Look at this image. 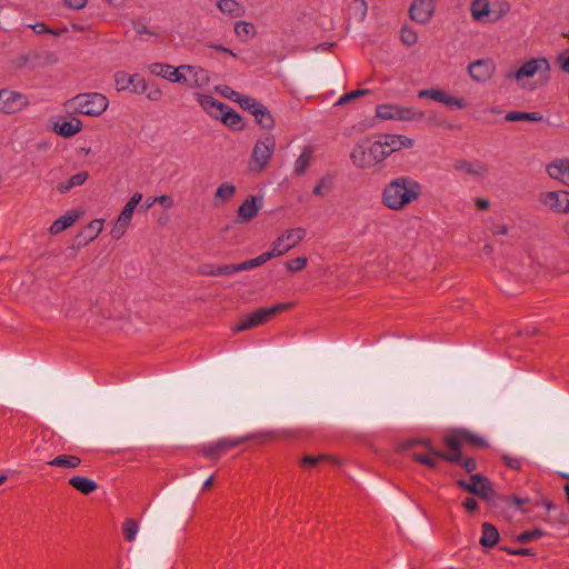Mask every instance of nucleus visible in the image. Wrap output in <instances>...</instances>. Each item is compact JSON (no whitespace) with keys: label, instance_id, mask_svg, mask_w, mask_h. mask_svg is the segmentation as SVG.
Returning <instances> with one entry per match:
<instances>
[{"label":"nucleus","instance_id":"obj_1","mask_svg":"<svg viewBox=\"0 0 569 569\" xmlns=\"http://www.w3.org/2000/svg\"><path fill=\"white\" fill-rule=\"evenodd\" d=\"M422 194V184L410 176H400L388 182L381 194V203L390 210L401 211Z\"/></svg>","mask_w":569,"mask_h":569},{"label":"nucleus","instance_id":"obj_2","mask_svg":"<svg viewBox=\"0 0 569 569\" xmlns=\"http://www.w3.org/2000/svg\"><path fill=\"white\" fill-rule=\"evenodd\" d=\"M350 158L353 164L360 169L372 168L388 158L379 139L372 140L369 137L360 139L353 147Z\"/></svg>","mask_w":569,"mask_h":569},{"label":"nucleus","instance_id":"obj_3","mask_svg":"<svg viewBox=\"0 0 569 569\" xmlns=\"http://www.w3.org/2000/svg\"><path fill=\"white\" fill-rule=\"evenodd\" d=\"M478 490L479 491L477 496L492 507H499L502 503L513 505L516 509L522 513H528L531 511L530 508L525 506L527 502H529L528 498H521L517 495H500L493 489L492 482L489 479L481 483Z\"/></svg>","mask_w":569,"mask_h":569},{"label":"nucleus","instance_id":"obj_4","mask_svg":"<svg viewBox=\"0 0 569 569\" xmlns=\"http://www.w3.org/2000/svg\"><path fill=\"white\" fill-rule=\"evenodd\" d=\"M442 442L448 450L462 451V447L465 446L477 449L489 448V443L486 439L465 428L451 430L443 437Z\"/></svg>","mask_w":569,"mask_h":569},{"label":"nucleus","instance_id":"obj_5","mask_svg":"<svg viewBox=\"0 0 569 569\" xmlns=\"http://www.w3.org/2000/svg\"><path fill=\"white\" fill-rule=\"evenodd\" d=\"M74 110L90 117L101 116L108 108L107 97L99 92L79 93L71 99Z\"/></svg>","mask_w":569,"mask_h":569},{"label":"nucleus","instance_id":"obj_6","mask_svg":"<svg viewBox=\"0 0 569 569\" xmlns=\"http://www.w3.org/2000/svg\"><path fill=\"white\" fill-rule=\"evenodd\" d=\"M291 307V303H277L270 308H258L252 312L241 317L234 327V331H246L259 327L268 322L279 312L286 311Z\"/></svg>","mask_w":569,"mask_h":569},{"label":"nucleus","instance_id":"obj_7","mask_svg":"<svg viewBox=\"0 0 569 569\" xmlns=\"http://www.w3.org/2000/svg\"><path fill=\"white\" fill-rule=\"evenodd\" d=\"M274 147L276 139L272 134H266L264 137L258 139L251 153V170L258 172L263 171L273 154Z\"/></svg>","mask_w":569,"mask_h":569},{"label":"nucleus","instance_id":"obj_8","mask_svg":"<svg viewBox=\"0 0 569 569\" xmlns=\"http://www.w3.org/2000/svg\"><path fill=\"white\" fill-rule=\"evenodd\" d=\"M29 98L18 91L0 89V112L13 114L28 108Z\"/></svg>","mask_w":569,"mask_h":569},{"label":"nucleus","instance_id":"obj_9","mask_svg":"<svg viewBox=\"0 0 569 569\" xmlns=\"http://www.w3.org/2000/svg\"><path fill=\"white\" fill-rule=\"evenodd\" d=\"M114 83L119 91L128 90L132 93H142L147 90L144 78L138 73L129 74L126 71H118L114 73Z\"/></svg>","mask_w":569,"mask_h":569},{"label":"nucleus","instance_id":"obj_10","mask_svg":"<svg viewBox=\"0 0 569 569\" xmlns=\"http://www.w3.org/2000/svg\"><path fill=\"white\" fill-rule=\"evenodd\" d=\"M418 97L431 99L451 109H463L468 104L465 99L450 96L446 91L436 88L420 90Z\"/></svg>","mask_w":569,"mask_h":569},{"label":"nucleus","instance_id":"obj_11","mask_svg":"<svg viewBox=\"0 0 569 569\" xmlns=\"http://www.w3.org/2000/svg\"><path fill=\"white\" fill-rule=\"evenodd\" d=\"M540 201L556 213H569V191H548L540 196Z\"/></svg>","mask_w":569,"mask_h":569},{"label":"nucleus","instance_id":"obj_12","mask_svg":"<svg viewBox=\"0 0 569 569\" xmlns=\"http://www.w3.org/2000/svg\"><path fill=\"white\" fill-rule=\"evenodd\" d=\"M496 64L491 58L478 59L469 63L468 72L476 82H487L491 79Z\"/></svg>","mask_w":569,"mask_h":569},{"label":"nucleus","instance_id":"obj_13","mask_svg":"<svg viewBox=\"0 0 569 569\" xmlns=\"http://www.w3.org/2000/svg\"><path fill=\"white\" fill-rule=\"evenodd\" d=\"M150 73L162 77L171 82L176 83H187L188 79L184 73H182V69L180 66L174 68L171 64L153 62L149 66Z\"/></svg>","mask_w":569,"mask_h":569},{"label":"nucleus","instance_id":"obj_14","mask_svg":"<svg viewBox=\"0 0 569 569\" xmlns=\"http://www.w3.org/2000/svg\"><path fill=\"white\" fill-rule=\"evenodd\" d=\"M433 455L450 463L459 465L467 473H472L477 470V461L472 457L462 456L461 450L432 451Z\"/></svg>","mask_w":569,"mask_h":569},{"label":"nucleus","instance_id":"obj_15","mask_svg":"<svg viewBox=\"0 0 569 569\" xmlns=\"http://www.w3.org/2000/svg\"><path fill=\"white\" fill-rule=\"evenodd\" d=\"M550 70L549 61L546 58L530 59L522 63V66L512 74L517 80L533 77L538 71H543L546 74Z\"/></svg>","mask_w":569,"mask_h":569},{"label":"nucleus","instance_id":"obj_16","mask_svg":"<svg viewBox=\"0 0 569 569\" xmlns=\"http://www.w3.org/2000/svg\"><path fill=\"white\" fill-rule=\"evenodd\" d=\"M435 11V0H413L409 14L418 23H426L430 20Z\"/></svg>","mask_w":569,"mask_h":569},{"label":"nucleus","instance_id":"obj_17","mask_svg":"<svg viewBox=\"0 0 569 569\" xmlns=\"http://www.w3.org/2000/svg\"><path fill=\"white\" fill-rule=\"evenodd\" d=\"M306 229L298 227L293 229L284 230L271 246H274L280 241V248L286 250L284 253L289 252L292 248L297 247L306 237Z\"/></svg>","mask_w":569,"mask_h":569},{"label":"nucleus","instance_id":"obj_18","mask_svg":"<svg viewBox=\"0 0 569 569\" xmlns=\"http://www.w3.org/2000/svg\"><path fill=\"white\" fill-rule=\"evenodd\" d=\"M378 139L381 141V146L388 153V157L395 151L411 148L413 144L412 139L402 134H380Z\"/></svg>","mask_w":569,"mask_h":569},{"label":"nucleus","instance_id":"obj_19","mask_svg":"<svg viewBox=\"0 0 569 569\" xmlns=\"http://www.w3.org/2000/svg\"><path fill=\"white\" fill-rule=\"evenodd\" d=\"M197 101L200 107L213 119L219 120L223 110L228 108V104L214 99L210 94L196 93Z\"/></svg>","mask_w":569,"mask_h":569},{"label":"nucleus","instance_id":"obj_20","mask_svg":"<svg viewBox=\"0 0 569 569\" xmlns=\"http://www.w3.org/2000/svg\"><path fill=\"white\" fill-rule=\"evenodd\" d=\"M180 69H182V73H188L191 77V80L187 82L191 88H204L210 82L209 72L201 67L181 64Z\"/></svg>","mask_w":569,"mask_h":569},{"label":"nucleus","instance_id":"obj_21","mask_svg":"<svg viewBox=\"0 0 569 569\" xmlns=\"http://www.w3.org/2000/svg\"><path fill=\"white\" fill-rule=\"evenodd\" d=\"M103 220L94 219L90 223H88L77 236V241L79 246H86L89 242L93 241L102 231Z\"/></svg>","mask_w":569,"mask_h":569},{"label":"nucleus","instance_id":"obj_22","mask_svg":"<svg viewBox=\"0 0 569 569\" xmlns=\"http://www.w3.org/2000/svg\"><path fill=\"white\" fill-rule=\"evenodd\" d=\"M547 172L552 179L569 186V159L553 161L547 167Z\"/></svg>","mask_w":569,"mask_h":569},{"label":"nucleus","instance_id":"obj_23","mask_svg":"<svg viewBox=\"0 0 569 569\" xmlns=\"http://www.w3.org/2000/svg\"><path fill=\"white\" fill-rule=\"evenodd\" d=\"M490 0H472L470 4L471 17L475 21L481 23H490Z\"/></svg>","mask_w":569,"mask_h":569},{"label":"nucleus","instance_id":"obj_24","mask_svg":"<svg viewBox=\"0 0 569 569\" xmlns=\"http://www.w3.org/2000/svg\"><path fill=\"white\" fill-rule=\"evenodd\" d=\"M82 129V122L78 118H73L71 120H63L62 122H57L54 124V131L61 137L69 138Z\"/></svg>","mask_w":569,"mask_h":569},{"label":"nucleus","instance_id":"obj_25","mask_svg":"<svg viewBox=\"0 0 569 569\" xmlns=\"http://www.w3.org/2000/svg\"><path fill=\"white\" fill-rule=\"evenodd\" d=\"M68 482L72 488L86 496L91 495L98 489V483L94 480L83 476H72Z\"/></svg>","mask_w":569,"mask_h":569},{"label":"nucleus","instance_id":"obj_26","mask_svg":"<svg viewBox=\"0 0 569 569\" xmlns=\"http://www.w3.org/2000/svg\"><path fill=\"white\" fill-rule=\"evenodd\" d=\"M500 535L498 529L490 522L481 525L480 545L485 548H492L499 541Z\"/></svg>","mask_w":569,"mask_h":569},{"label":"nucleus","instance_id":"obj_27","mask_svg":"<svg viewBox=\"0 0 569 569\" xmlns=\"http://www.w3.org/2000/svg\"><path fill=\"white\" fill-rule=\"evenodd\" d=\"M78 218H79V214L76 211H73V210L68 211L67 213L59 217L50 226V229H49L50 233L53 236L61 233L62 231H64L66 229L71 227L77 221Z\"/></svg>","mask_w":569,"mask_h":569},{"label":"nucleus","instance_id":"obj_28","mask_svg":"<svg viewBox=\"0 0 569 569\" xmlns=\"http://www.w3.org/2000/svg\"><path fill=\"white\" fill-rule=\"evenodd\" d=\"M198 272L206 277H227L231 276V268L230 264L202 263Z\"/></svg>","mask_w":569,"mask_h":569},{"label":"nucleus","instance_id":"obj_29","mask_svg":"<svg viewBox=\"0 0 569 569\" xmlns=\"http://www.w3.org/2000/svg\"><path fill=\"white\" fill-rule=\"evenodd\" d=\"M259 211V206L257 204L256 198L250 197L246 199L238 209V217L240 221L248 222L252 220Z\"/></svg>","mask_w":569,"mask_h":569},{"label":"nucleus","instance_id":"obj_30","mask_svg":"<svg viewBox=\"0 0 569 569\" xmlns=\"http://www.w3.org/2000/svg\"><path fill=\"white\" fill-rule=\"evenodd\" d=\"M219 120L232 130H242L244 127L241 116L230 106L223 110Z\"/></svg>","mask_w":569,"mask_h":569},{"label":"nucleus","instance_id":"obj_31","mask_svg":"<svg viewBox=\"0 0 569 569\" xmlns=\"http://www.w3.org/2000/svg\"><path fill=\"white\" fill-rule=\"evenodd\" d=\"M217 7L231 18H240L244 14V8L237 0H219Z\"/></svg>","mask_w":569,"mask_h":569},{"label":"nucleus","instance_id":"obj_32","mask_svg":"<svg viewBox=\"0 0 569 569\" xmlns=\"http://www.w3.org/2000/svg\"><path fill=\"white\" fill-rule=\"evenodd\" d=\"M81 458L74 455H59L48 461V465L66 469H74L81 465Z\"/></svg>","mask_w":569,"mask_h":569},{"label":"nucleus","instance_id":"obj_33","mask_svg":"<svg viewBox=\"0 0 569 569\" xmlns=\"http://www.w3.org/2000/svg\"><path fill=\"white\" fill-rule=\"evenodd\" d=\"M491 12L489 22L493 23L501 20L505 16H507L511 9V6L506 0H495L490 1Z\"/></svg>","mask_w":569,"mask_h":569},{"label":"nucleus","instance_id":"obj_34","mask_svg":"<svg viewBox=\"0 0 569 569\" xmlns=\"http://www.w3.org/2000/svg\"><path fill=\"white\" fill-rule=\"evenodd\" d=\"M505 120L508 122L516 121H532L540 122L543 121V116L540 112H525V111H509L505 116Z\"/></svg>","mask_w":569,"mask_h":569},{"label":"nucleus","instance_id":"obj_35","mask_svg":"<svg viewBox=\"0 0 569 569\" xmlns=\"http://www.w3.org/2000/svg\"><path fill=\"white\" fill-rule=\"evenodd\" d=\"M312 158V148L310 146H307L301 151L300 156L295 162V173L297 176H303L307 171V169L310 166Z\"/></svg>","mask_w":569,"mask_h":569},{"label":"nucleus","instance_id":"obj_36","mask_svg":"<svg viewBox=\"0 0 569 569\" xmlns=\"http://www.w3.org/2000/svg\"><path fill=\"white\" fill-rule=\"evenodd\" d=\"M286 250H282V247L280 248V241L276 243L274 246H271V250L261 253L260 256L250 259L252 261L253 268H258L262 264H264L267 261L271 260L272 258H277L284 254Z\"/></svg>","mask_w":569,"mask_h":569},{"label":"nucleus","instance_id":"obj_37","mask_svg":"<svg viewBox=\"0 0 569 569\" xmlns=\"http://www.w3.org/2000/svg\"><path fill=\"white\" fill-rule=\"evenodd\" d=\"M286 250H282V247L280 248V241L276 243L274 246H271V250L261 253L260 256L250 259L252 261L253 268H258L262 264H264L267 261L271 260L272 258H277L284 254Z\"/></svg>","mask_w":569,"mask_h":569},{"label":"nucleus","instance_id":"obj_38","mask_svg":"<svg viewBox=\"0 0 569 569\" xmlns=\"http://www.w3.org/2000/svg\"><path fill=\"white\" fill-rule=\"evenodd\" d=\"M88 177H89V174L87 171H80V172L71 176L66 182L59 183L58 190L61 193H66L73 187L82 186L87 181Z\"/></svg>","mask_w":569,"mask_h":569},{"label":"nucleus","instance_id":"obj_39","mask_svg":"<svg viewBox=\"0 0 569 569\" xmlns=\"http://www.w3.org/2000/svg\"><path fill=\"white\" fill-rule=\"evenodd\" d=\"M141 200H142V193H140L138 191L134 192L132 194V197L129 199V201L126 203V206L123 207L121 213L119 214L120 220L131 222L132 214H133L136 208L138 207V204L141 202Z\"/></svg>","mask_w":569,"mask_h":569},{"label":"nucleus","instance_id":"obj_40","mask_svg":"<svg viewBox=\"0 0 569 569\" xmlns=\"http://www.w3.org/2000/svg\"><path fill=\"white\" fill-rule=\"evenodd\" d=\"M234 32L241 41H247L256 36L257 29L253 23L240 20L234 23Z\"/></svg>","mask_w":569,"mask_h":569},{"label":"nucleus","instance_id":"obj_41","mask_svg":"<svg viewBox=\"0 0 569 569\" xmlns=\"http://www.w3.org/2000/svg\"><path fill=\"white\" fill-rule=\"evenodd\" d=\"M397 119L401 121H413V120H422L425 118V113L415 109L413 107H401L397 106L396 109Z\"/></svg>","mask_w":569,"mask_h":569},{"label":"nucleus","instance_id":"obj_42","mask_svg":"<svg viewBox=\"0 0 569 569\" xmlns=\"http://www.w3.org/2000/svg\"><path fill=\"white\" fill-rule=\"evenodd\" d=\"M432 451H438L435 448H429V450L425 453L415 452L412 453V460L415 462L425 465L433 470L438 469V462L435 458H439L438 456L433 455Z\"/></svg>","mask_w":569,"mask_h":569},{"label":"nucleus","instance_id":"obj_43","mask_svg":"<svg viewBox=\"0 0 569 569\" xmlns=\"http://www.w3.org/2000/svg\"><path fill=\"white\" fill-rule=\"evenodd\" d=\"M455 168L457 170H463L469 174L480 176L488 171L487 167L480 162H470L466 160H459L456 162Z\"/></svg>","mask_w":569,"mask_h":569},{"label":"nucleus","instance_id":"obj_44","mask_svg":"<svg viewBox=\"0 0 569 569\" xmlns=\"http://www.w3.org/2000/svg\"><path fill=\"white\" fill-rule=\"evenodd\" d=\"M232 93L236 96L233 101L238 102L243 110L249 111L252 116L256 113V109L261 108V102L254 98L234 91Z\"/></svg>","mask_w":569,"mask_h":569},{"label":"nucleus","instance_id":"obj_45","mask_svg":"<svg viewBox=\"0 0 569 569\" xmlns=\"http://www.w3.org/2000/svg\"><path fill=\"white\" fill-rule=\"evenodd\" d=\"M253 117L257 123L264 129H271L274 126V120L271 112L262 103L261 108L256 109Z\"/></svg>","mask_w":569,"mask_h":569},{"label":"nucleus","instance_id":"obj_46","mask_svg":"<svg viewBox=\"0 0 569 569\" xmlns=\"http://www.w3.org/2000/svg\"><path fill=\"white\" fill-rule=\"evenodd\" d=\"M200 452L203 457L213 461L219 460L223 455H226L218 441L203 446L200 449Z\"/></svg>","mask_w":569,"mask_h":569},{"label":"nucleus","instance_id":"obj_47","mask_svg":"<svg viewBox=\"0 0 569 569\" xmlns=\"http://www.w3.org/2000/svg\"><path fill=\"white\" fill-rule=\"evenodd\" d=\"M139 530L138 522L132 518L124 519L122 523V535L126 541L132 542L136 540Z\"/></svg>","mask_w":569,"mask_h":569},{"label":"nucleus","instance_id":"obj_48","mask_svg":"<svg viewBox=\"0 0 569 569\" xmlns=\"http://www.w3.org/2000/svg\"><path fill=\"white\" fill-rule=\"evenodd\" d=\"M321 461H330L332 463H338V459L327 455L319 456H305L300 463L305 468H312L319 465Z\"/></svg>","mask_w":569,"mask_h":569},{"label":"nucleus","instance_id":"obj_49","mask_svg":"<svg viewBox=\"0 0 569 569\" xmlns=\"http://www.w3.org/2000/svg\"><path fill=\"white\" fill-rule=\"evenodd\" d=\"M546 535V532L540 528H535L532 530H527L521 533H519L516 537V541L519 543L527 545L533 540H538L542 538Z\"/></svg>","mask_w":569,"mask_h":569},{"label":"nucleus","instance_id":"obj_50","mask_svg":"<svg viewBox=\"0 0 569 569\" xmlns=\"http://www.w3.org/2000/svg\"><path fill=\"white\" fill-rule=\"evenodd\" d=\"M236 187L232 183L223 182L216 190L214 197L222 201H227L233 197Z\"/></svg>","mask_w":569,"mask_h":569},{"label":"nucleus","instance_id":"obj_51","mask_svg":"<svg viewBox=\"0 0 569 569\" xmlns=\"http://www.w3.org/2000/svg\"><path fill=\"white\" fill-rule=\"evenodd\" d=\"M250 438H251L250 436L240 437V438H223V439H219L218 442L221 446L222 451L224 453H227L228 451L240 446L241 443H243L244 441H247Z\"/></svg>","mask_w":569,"mask_h":569},{"label":"nucleus","instance_id":"obj_52","mask_svg":"<svg viewBox=\"0 0 569 569\" xmlns=\"http://www.w3.org/2000/svg\"><path fill=\"white\" fill-rule=\"evenodd\" d=\"M397 106L393 104H379L377 107V116L381 119L386 120H396L397 119V112H396Z\"/></svg>","mask_w":569,"mask_h":569},{"label":"nucleus","instance_id":"obj_53","mask_svg":"<svg viewBox=\"0 0 569 569\" xmlns=\"http://www.w3.org/2000/svg\"><path fill=\"white\" fill-rule=\"evenodd\" d=\"M400 39L403 44L413 46L417 43L418 34L412 28L403 26L400 30Z\"/></svg>","mask_w":569,"mask_h":569},{"label":"nucleus","instance_id":"obj_54","mask_svg":"<svg viewBox=\"0 0 569 569\" xmlns=\"http://www.w3.org/2000/svg\"><path fill=\"white\" fill-rule=\"evenodd\" d=\"M308 264V259L306 257H297L295 259L288 260L286 262V268L290 272H298L303 270Z\"/></svg>","mask_w":569,"mask_h":569},{"label":"nucleus","instance_id":"obj_55","mask_svg":"<svg viewBox=\"0 0 569 569\" xmlns=\"http://www.w3.org/2000/svg\"><path fill=\"white\" fill-rule=\"evenodd\" d=\"M129 224H130L129 221H121L120 217H118L114 226L112 227V229L110 231V236L112 237V239L119 240L120 238H122L124 236Z\"/></svg>","mask_w":569,"mask_h":569},{"label":"nucleus","instance_id":"obj_56","mask_svg":"<svg viewBox=\"0 0 569 569\" xmlns=\"http://www.w3.org/2000/svg\"><path fill=\"white\" fill-rule=\"evenodd\" d=\"M368 93H369V90H367V89H357V90L350 91L348 93H345L342 97H340L337 104H345L356 98L366 96Z\"/></svg>","mask_w":569,"mask_h":569},{"label":"nucleus","instance_id":"obj_57","mask_svg":"<svg viewBox=\"0 0 569 569\" xmlns=\"http://www.w3.org/2000/svg\"><path fill=\"white\" fill-rule=\"evenodd\" d=\"M456 483L460 489L465 490L468 493L477 496V493L479 491L478 490L479 486H477L476 483H472L470 480L468 481L465 479H458L456 481Z\"/></svg>","mask_w":569,"mask_h":569},{"label":"nucleus","instance_id":"obj_58","mask_svg":"<svg viewBox=\"0 0 569 569\" xmlns=\"http://www.w3.org/2000/svg\"><path fill=\"white\" fill-rule=\"evenodd\" d=\"M501 460L503 461V463L510 468L511 470H515V471H518L521 469L522 467V463H521V460L518 459V458H515V457H511V456H508V455H503L501 457Z\"/></svg>","mask_w":569,"mask_h":569},{"label":"nucleus","instance_id":"obj_59","mask_svg":"<svg viewBox=\"0 0 569 569\" xmlns=\"http://www.w3.org/2000/svg\"><path fill=\"white\" fill-rule=\"evenodd\" d=\"M30 28H32V30L37 33V34H43V33H51L53 36H60V31H56V30H52L50 29L46 23L43 22H37L32 26H30Z\"/></svg>","mask_w":569,"mask_h":569},{"label":"nucleus","instance_id":"obj_60","mask_svg":"<svg viewBox=\"0 0 569 569\" xmlns=\"http://www.w3.org/2000/svg\"><path fill=\"white\" fill-rule=\"evenodd\" d=\"M461 506L470 515H473L479 510L478 501L473 497H467L462 501Z\"/></svg>","mask_w":569,"mask_h":569},{"label":"nucleus","instance_id":"obj_61","mask_svg":"<svg viewBox=\"0 0 569 569\" xmlns=\"http://www.w3.org/2000/svg\"><path fill=\"white\" fill-rule=\"evenodd\" d=\"M147 98L151 101H159L162 98V91L156 84H147Z\"/></svg>","mask_w":569,"mask_h":569},{"label":"nucleus","instance_id":"obj_62","mask_svg":"<svg viewBox=\"0 0 569 569\" xmlns=\"http://www.w3.org/2000/svg\"><path fill=\"white\" fill-rule=\"evenodd\" d=\"M230 268H231V274H233L236 272L253 269V266H252V261L249 259V260L243 261L241 263L230 264Z\"/></svg>","mask_w":569,"mask_h":569},{"label":"nucleus","instance_id":"obj_63","mask_svg":"<svg viewBox=\"0 0 569 569\" xmlns=\"http://www.w3.org/2000/svg\"><path fill=\"white\" fill-rule=\"evenodd\" d=\"M63 2L70 9L80 10L86 7L88 0H63Z\"/></svg>","mask_w":569,"mask_h":569},{"label":"nucleus","instance_id":"obj_64","mask_svg":"<svg viewBox=\"0 0 569 569\" xmlns=\"http://www.w3.org/2000/svg\"><path fill=\"white\" fill-rule=\"evenodd\" d=\"M558 60L560 62L561 69L566 72H569V51L559 54Z\"/></svg>","mask_w":569,"mask_h":569}]
</instances>
